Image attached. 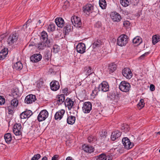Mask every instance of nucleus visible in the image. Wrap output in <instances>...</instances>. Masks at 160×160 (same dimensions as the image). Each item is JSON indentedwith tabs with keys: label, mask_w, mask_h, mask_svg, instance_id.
I'll use <instances>...</instances> for the list:
<instances>
[{
	"label": "nucleus",
	"mask_w": 160,
	"mask_h": 160,
	"mask_svg": "<svg viewBox=\"0 0 160 160\" xmlns=\"http://www.w3.org/2000/svg\"><path fill=\"white\" fill-rule=\"evenodd\" d=\"M128 38L127 35L125 34H122L117 39V44L121 47L124 46L128 43Z\"/></svg>",
	"instance_id": "obj_1"
},
{
	"label": "nucleus",
	"mask_w": 160,
	"mask_h": 160,
	"mask_svg": "<svg viewBox=\"0 0 160 160\" xmlns=\"http://www.w3.org/2000/svg\"><path fill=\"white\" fill-rule=\"evenodd\" d=\"M119 88L121 91L124 92H128L130 90L131 85L128 82L123 81L120 82Z\"/></svg>",
	"instance_id": "obj_2"
},
{
	"label": "nucleus",
	"mask_w": 160,
	"mask_h": 160,
	"mask_svg": "<svg viewBox=\"0 0 160 160\" xmlns=\"http://www.w3.org/2000/svg\"><path fill=\"white\" fill-rule=\"evenodd\" d=\"M40 40L41 41L45 42L48 47H50L52 44V40L48 38L47 34L45 31L42 32Z\"/></svg>",
	"instance_id": "obj_3"
},
{
	"label": "nucleus",
	"mask_w": 160,
	"mask_h": 160,
	"mask_svg": "<svg viewBox=\"0 0 160 160\" xmlns=\"http://www.w3.org/2000/svg\"><path fill=\"white\" fill-rule=\"evenodd\" d=\"M48 112L46 110H42L38 114L37 120L39 122L45 120L48 118Z\"/></svg>",
	"instance_id": "obj_4"
},
{
	"label": "nucleus",
	"mask_w": 160,
	"mask_h": 160,
	"mask_svg": "<svg viewBox=\"0 0 160 160\" xmlns=\"http://www.w3.org/2000/svg\"><path fill=\"white\" fill-rule=\"evenodd\" d=\"M71 21L73 25L75 27L80 28L82 22L80 18L77 16H74L72 17Z\"/></svg>",
	"instance_id": "obj_5"
},
{
	"label": "nucleus",
	"mask_w": 160,
	"mask_h": 160,
	"mask_svg": "<svg viewBox=\"0 0 160 160\" xmlns=\"http://www.w3.org/2000/svg\"><path fill=\"white\" fill-rule=\"evenodd\" d=\"M122 142L124 148L128 149L132 148L134 146L133 143L131 142L127 137L123 138L122 139Z\"/></svg>",
	"instance_id": "obj_6"
},
{
	"label": "nucleus",
	"mask_w": 160,
	"mask_h": 160,
	"mask_svg": "<svg viewBox=\"0 0 160 160\" xmlns=\"http://www.w3.org/2000/svg\"><path fill=\"white\" fill-rule=\"evenodd\" d=\"M92 108V104L89 102H85L82 107V110L85 113H88L90 112Z\"/></svg>",
	"instance_id": "obj_7"
},
{
	"label": "nucleus",
	"mask_w": 160,
	"mask_h": 160,
	"mask_svg": "<svg viewBox=\"0 0 160 160\" xmlns=\"http://www.w3.org/2000/svg\"><path fill=\"white\" fill-rule=\"evenodd\" d=\"M83 10L84 13L89 16L93 12V6L91 4H88L83 7Z\"/></svg>",
	"instance_id": "obj_8"
},
{
	"label": "nucleus",
	"mask_w": 160,
	"mask_h": 160,
	"mask_svg": "<svg viewBox=\"0 0 160 160\" xmlns=\"http://www.w3.org/2000/svg\"><path fill=\"white\" fill-rule=\"evenodd\" d=\"M21 128V125L20 123H16L14 125L13 127V131L15 135L19 136L22 134Z\"/></svg>",
	"instance_id": "obj_9"
},
{
	"label": "nucleus",
	"mask_w": 160,
	"mask_h": 160,
	"mask_svg": "<svg viewBox=\"0 0 160 160\" xmlns=\"http://www.w3.org/2000/svg\"><path fill=\"white\" fill-rule=\"evenodd\" d=\"M109 86L108 83L105 81L102 82L99 85V91L106 92L109 90Z\"/></svg>",
	"instance_id": "obj_10"
},
{
	"label": "nucleus",
	"mask_w": 160,
	"mask_h": 160,
	"mask_svg": "<svg viewBox=\"0 0 160 160\" xmlns=\"http://www.w3.org/2000/svg\"><path fill=\"white\" fill-rule=\"evenodd\" d=\"M122 75L126 78L130 79L132 76V74L131 70L128 68H125L122 71Z\"/></svg>",
	"instance_id": "obj_11"
},
{
	"label": "nucleus",
	"mask_w": 160,
	"mask_h": 160,
	"mask_svg": "<svg viewBox=\"0 0 160 160\" xmlns=\"http://www.w3.org/2000/svg\"><path fill=\"white\" fill-rule=\"evenodd\" d=\"M18 36L16 33L12 34L9 36L8 39V42L10 45H12L16 42L18 39Z\"/></svg>",
	"instance_id": "obj_12"
},
{
	"label": "nucleus",
	"mask_w": 160,
	"mask_h": 160,
	"mask_svg": "<svg viewBox=\"0 0 160 160\" xmlns=\"http://www.w3.org/2000/svg\"><path fill=\"white\" fill-rule=\"evenodd\" d=\"M50 88L52 91H56L60 88V85L59 82L56 80L52 81L50 84Z\"/></svg>",
	"instance_id": "obj_13"
},
{
	"label": "nucleus",
	"mask_w": 160,
	"mask_h": 160,
	"mask_svg": "<svg viewBox=\"0 0 160 160\" xmlns=\"http://www.w3.org/2000/svg\"><path fill=\"white\" fill-rule=\"evenodd\" d=\"M110 16L114 22H119L121 18L120 14L116 12H112L110 15Z\"/></svg>",
	"instance_id": "obj_14"
},
{
	"label": "nucleus",
	"mask_w": 160,
	"mask_h": 160,
	"mask_svg": "<svg viewBox=\"0 0 160 160\" xmlns=\"http://www.w3.org/2000/svg\"><path fill=\"white\" fill-rule=\"evenodd\" d=\"M36 100V96L33 94H29L27 96L25 99L24 102L27 104H30Z\"/></svg>",
	"instance_id": "obj_15"
},
{
	"label": "nucleus",
	"mask_w": 160,
	"mask_h": 160,
	"mask_svg": "<svg viewBox=\"0 0 160 160\" xmlns=\"http://www.w3.org/2000/svg\"><path fill=\"white\" fill-rule=\"evenodd\" d=\"M76 49L78 52L81 54L85 52V44L83 43H78L76 46Z\"/></svg>",
	"instance_id": "obj_16"
},
{
	"label": "nucleus",
	"mask_w": 160,
	"mask_h": 160,
	"mask_svg": "<svg viewBox=\"0 0 160 160\" xmlns=\"http://www.w3.org/2000/svg\"><path fill=\"white\" fill-rule=\"evenodd\" d=\"M122 134V132L119 130H116L112 133L111 138L112 141H114L116 139L120 137Z\"/></svg>",
	"instance_id": "obj_17"
},
{
	"label": "nucleus",
	"mask_w": 160,
	"mask_h": 160,
	"mask_svg": "<svg viewBox=\"0 0 160 160\" xmlns=\"http://www.w3.org/2000/svg\"><path fill=\"white\" fill-rule=\"evenodd\" d=\"M42 56L39 53L35 54L30 57L31 61L34 62H38L41 60Z\"/></svg>",
	"instance_id": "obj_18"
},
{
	"label": "nucleus",
	"mask_w": 160,
	"mask_h": 160,
	"mask_svg": "<svg viewBox=\"0 0 160 160\" xmlns=\"http://www.w3.org/2000/svg\"><path fill=\"white\" fill-rule=\"evenodd\" d=\"M65 112V110L62 109L57 112L54 116L55 119L56 120H60L62 118Z\"/></svg>",
	"instance_id": "obj_19"
},
{
	"label": "nucleus",
	"mask_w": 160,
	"mask_h": 160,
	"mask_svg": "<svg viewBox=\"0 0 160 160\" xmlns=\"http://www.w3.org/2000/svg\"><path fill=\"white\" fill-rule=\"evenodd\" d=\"M82 148L85 152L89 153H91L94 150V148L92 146L85 144L82 146Z\"/></svg>",
	"instance_id": "obj_20"
},
{
	"label": "nucleus",
	"mask_w": 160,
	"mask_h": 160,
	"mask_svg": "<svg viewBox=\"0 0 160 160\" xmlns=\"http://www.w3.org/2000/svg\"><path fill=\"white\" fill-rule=\"evenodd\" d=\"M73 102L71 99L67 98L65 101L64 103L66 106L67 107L69 110H70L73 105Z\"/></svg>",
	"instance_id": "obj_21"
},
{
	"label": "nucleus",
	"mask_w": 160,
	"mask_h": 160,
	"mask_svg": "<svg viewBox=\"0 0 160 160\" xmlns=\"http://www.w3.org/2000/svg\"><path fill=\"white\" fill-rule=\"evenodd\" d=\"M55 22L58 26V27L60 28H62L63 27L64 22L63 19L61 18H57L55 20Z\"/></svg>",
	"instance_id": "obj_22"
},
{
	"label": "nucleus",
	"mask_w": 160,
	"mask_h": 160,
	"mask_svg": "<svg viewBox=\"0 0 160 160\" xmlns=\"http://www.w3.org/2000/svg\"><path fill=\"white\" fill-rule=\"evenodd\" d=\"M8 49L4 48L0 52V60H2L6 57L8 53Z\"/></svg>",
	"instance_id": "obj_23"
},
{
	"label": "nucleus",
	"mask_w": 160,
	"mask_h": 160,
	"mask_svg": "<svg viewBox=\"0 0 160 160\" xmlns=\"http://www.w3.org/2000/svg\"><path fill=\"white\" fill-rule=\"evenodd\" d=\"M12 67L14 69L20 71L22 69L23 65L21 62L19 61L14 64Z\"/></svg>",
	"instance_id": "obj_24"
},
{
	"label": "nucleus",
	"mask_w": 160,
	"mask_h": 160,
	"mask_svg": "<svg viewBox=\"0 0 160 160\" xmlns=\"http://www.w3.org/2000/svg\"><path fill=\"white\" fill-rule=\"evenodd\" d=\"M37 47L39 50H41L44 49L46 47L48 46L45 42L41 41L38 43Z\"/></svg>",
	"instance_id": "obj_25"
},
{
	"label": "nucleus",
	"mask_w": 160,
	"mask_h": 160,
	"mask_svg": "<svg viewBox=\"0 0 160 160\" xmlns=\"http://www.w3.org/2000/svg\"><path fill=\"white\" fill-rule=\"evenodd\" d=\"M117 68V65L114 63L109 64L108 67V71L110 74L113 72L115 71Z\"/></svg>",
	"instance_id": "obj_26"
},
{
	"label": "nucleus",
	"mask_w": 160,
	"mask_h": 160,
	"mask_svg": "<svg viewBox=\"0 0 160 160\" xmlns=\"http://www.w3.org/2000/svg\"><path fill=\"white\" fill-rule=\"evenodd\" d=\"M75 120L76 118L75 117L71 115L69 116H68L67 121L68 124L72 125L75 123Z\"/></svg>",
	"instance_id": "obj_27"
},
{
	"label": "nucleus",
	"mask_w": 160,
	"mask_h": 160,
	"mask_svg": "<svg viewBox=\"0 0 160 160\" xmlns=\"http://www.w3.org/2000/svg\"><path fill=\"white\" fill-rule=\"evenodd\" d=\"M4 137L6 142L8 144H10L12 139L11 134L9 133H6L4 136Z\"/></svg>",
	"instance_id": "obj_28"
},
{
	"label": "nucleus",
	"mask_w": 160,
	"mask_h": 160,
	"mask_svg": "<svg viewBox=\"0 0 160 160\" xmlns=\"http://www.w3.org/2000/svg\"><path fill=\"white\" fill-rule=\"evenodd\" d=\"M13 98L18 99L20 96V93H19L18 89H15L12 93Z\"/></svg>",
	"instance_id": "obj_29"
},
{
	"label": "nucleus",
	"mask_w": 160,
	"mask_h": 160,
	"mask_svg": "<svg viewBox=\"0 0 160 160\" xmlns=\"http://www.w3.org/2000/svg\"><path fill=\"white\" fill-rule=\"evenodd\" d=\"M159 41H160V36L157 35L153 36L152 38V43L153 45H155Z\"/></svg>",
	"instance_id": "obj_30"
},
{
	"label": "nucleus",
	"mask_w": 160,
	"mask_h": 160,
	"mask_svg": "<svg viewBox=\"0 0 160 160\" xmlns=\"http://www.w3.org/2000/svg\"><path fill=\"white\" fill-rule=\"evenodd\" d=\"M95 157L96 160H106L107 159V156L104 153L96 156Z\"/></svg>",
	"instance_id": "obj_31"
},
{
	"label": "nucleus",
	"mask_w": 160,
	"mask_h": 160,
	"mask_svg": "<svg viewBox=\"0 0 160 160\" xmlns=\"http://www.w3.org/2000/svg\"><path fill=\"white\" fill-rule=\"evenodd\" d=\"M99 5L102 9H105L107 6V3L105 0H99Z\"/></svg>",
	"instance_id": "obj_32"
},
{
	"label": "nucleus",
	"mask_w": 160,
	"mask_h": 160,
	"mask_svg": "<svg viewBox=\"0 0 160 160\" xmlns=\"http://www.w3.org/2000/svg\"><path fill=\"white\" fill-rule=\"evenodd\" d=\"M142 38L139 37H137L135 38L132 40V42L135 44L139 45L142 42Z\"/></svg>",
	"instance_id": "obj_33"
},
{
	"label": "nucleus",
	"mask_w": 160,
	"mask_h": 160,
	"mask_svg": "<svg viewBox=\"0 0 160 160\" xmlns=\"http://www.w3.org/2000/svg\"><path fill=\"white\" fill-rule=\"evenodd\" d=\"M121 129L123 130V131L125 133H126L129 131L130 128L128 125L123 124L122 126Z\"/></svg>",
	"instance_id": "obj_34"
},
{
	"label": "nucleus",
	"mask_w": 160,
	"mask_h": 160,
	"mask_svg": "<svg viewBox=\"0 0 160 160\" xmlns=\"http://www.w3.org/2000/svg\"><path fill=\"white\" fill-rule=\"evenodd\" d=\"M65 96L64 94H61L59 95L58 100L57 101V103L58 104H61L65 101Z\"/></svg>",
	"instance_id": "obj_35"
},
{
	"label": "nucleus",
	"mask_w": 160,
	"mask_h": 160,
	"mask_svg": "<svg viewBox=\"0 0 160 160\" xmlns=\"http://www.w3.org/2000/svg\"><path fill=\"white\" fill-rule=\"evenodd\" d=\"M101 41L99 39H97V41H95L92 45L93 48H94L100 47L101 45Z\"/></svg>",
	"instance_id": "obj_36"
},
{
	"label": "nucleus",
	"mask_w": 160,
	"mask_h": 160,
	"mask_svg": "<svg viewBox=\"0 0 160 160\" xmlns=\"http://www.w3.org/2000/svg\"><path fill=\"white\" fill-rule=\"evenodd\" d=\"M18 99L14 98L12 99L11 102L12 106L14 108L16 107L18 104Z\"/></svg>",
	"instance_id": "obj_37"
},
{
	"label": "nucleus",
	"mask_w": 160,
	"mask_h": 160,
	"mask_svg": "<svg viewBox=\"0 0 160 160\" xmlns=\"http://www.w3.org/2000/svg\"><path fill=\"white\" fill-rule=\"evenodd\" d=\"M120 2L123 6L125 7L128 6L130 3L129 0H120Z\"/></svg>",
	"instance_id": "obj_38"
},
{
	"label": "nucleus",
	"mask_w": 160,
	"mask_h": 160,
	"mask_svg": "<svg viewBox=\"0 0 160 160\" xmlns=\"http://www.w3.org/2000/svg\"><path fill=\"white\" fill-rule=\"evenodd\" d=\"M55 25L53 23H51L49 24L48 28V30L49 32L53 31L55 30Z\"/></svg>",
	"instance_id": "obj_39"
},
{
	"label": "nucleus",
	"mask_w": 160,
	"mask_h": 160,
	"mask_svg": "<svg viewBox=\"0 0 160 160\" xmlns=\"http://www.w3.org/2000/svg\"><path fill=\"white\" fill-rule=\"evenodd\" d=\"M88 142H94L97 140L95 137L92 135L89 136L88 138Z\"/></svg>",
	"instance_id": "obj_40"
},
{
	"label": "nucleus",
	"mask_w": 160,
	"mask_h": 160,
	"mask_svg": "<svg viewBox=\"0 0 160 160\" xmlns=\"http://www.w3.org/2000/svg\"><path fill=\"white\" fill-rule=\"evenodd\" d=\"M70 5L69 2L67 1H65L63 5L62 6V8L63 10H66L68 8H69Z\"/></svg>",
	"instance_id": "obj_41"
},
{
	"label": "nucleus",
	"mask_w": 160,
	"mask_h": 160,
	"mask_svg": "<svg viewBox=\"0 0 160 160\" xmlns=\"http://www.w3.org/2000/svg\"><path fill=\"white\" fill-rule=\"evenodd\" d=\"M145 103H144V100L143 99H141L138 103L137 104L138 107H140L141 108H143L144 106Z\"/></svg>",
	"instance_id": "obj_42"
},
{
	"label": "nucleus",
	"mask_w": 160,
	"mask_h": 160,
	"mask_svg": "<svg viewBox=\"0 0 160 160\" xmlns=\"http://www.w3.org/2000/svg\"><path fill=\"white\" fill-rule=\"evenodd\" d=\"M14 108L12 107V106H9L8 107V111L9 114L12 115L14 112Z\"/></svg>",
	"instance_id": "obj_43"
},
{
	"label": "nucleus",
	"mask_w": 160,
	"mask_h": 160,
	"mask_svg": "<svg viewBox=\"0 0 160 160\" xmlns=\"http://www.w3.org/2000/svg\"><path fill=\"white\" fill-rule=\"evenodd\" d=\"M130 23L129 21H124L123 23V26L125 27L126 28H129L130 25Z\"/></svg>",
	"instance_id": "obj_44"
},
{
	"label": "nucleus",
	"mask_w": 160,
	"mask_h": 160,
	"mask_svg": "<svg viewBox=\"0 0 160 160\" xmlns=\"http://www.w3.org/2000/svg\"><path fill=\"white\" fill-rule=\"evenodd\" d=\"M121 93L120 92H116L114 93V98L117 100L119 99L120 97L121 96Z\"/></svg>",
	"instance_id": "obj_45"
},
{
	"label": "nucleus",
	"mask_w": 160,
	"mask_h": 160,
	"mask_svg": "<svg viewBox=\"0 0 160 160\" xmlns=\"http://www.w3.org/2000/svg\"><path fill=\"white\" fill-rule=\"evenodd\" d=\"M44 82L42 79H40L37 82V87L38 88H40L42 86Z\"/></svg>",
	"instance_id": "obj_46"
},
{
	"label": "nucleus",
	"mask_w": 160,
	"mask_h": 160,
	"mask_svg": "<svg viewBox=\"0 0 160 160\" xmlns=\"http://www.w3.org/2000/svg\"><path fill=\"white\" fill-rule=\"evenodd\" d=\"M23 112L25 113V114L27 115V116L28 118L30 117V116L32 114V112L30 110H27Z\"/></svg>",
	"instance_id": "obj_47"
},
{
	"label": "nucleus",
	"mask_w": 160,
	"mask_h": 160,
	"mask_svg": "<svg viewBox=\"0 0 160 160\" xmlns=\"http://www.w3.org/2000/svg\"><path fill=\"white\" fill-rule=\"evenodd\" d=\"M41 157V155L39 154H35L33 157L32 158L31 160H38Z\"/></svg>",
	"instance_id": "obj_48"
},
{
	"label": "nucleus",
	"mask_w": 160,
	"mask_h": 160,
	"mask_svg": "<svg viewBox=\"0 0 160 160\" xmlns=\"http://www.w3.org/2000/svg\"><path fill=\"white\" fill-rule=\"evenodd\" d=\"M64 30L66 33L69 32L70 31V25H67L64 28Z\"/></svg>",
	"instance_id": "obj_49"
},
{
	"label": "nucleus",
	"mask_w": 160,
	"mask_h": 160,
	"mask_svg": "<svg viewBox=\"0 0 160 160\" xmlns=\"http://www.w3.org/2000/svg\"><path fill=\"white\" fill-rule=\"evenodd\" d=\"M5 102V98L2 96H0V105L4 104Z\"/></svg>",
	"instance_id": "obj_50"
},
{
	"label": "nucleus",
	"mask_w": 160,
	"mask_h": 160,
	"mask_svg": "<svg viewBox=\"0 0 160 160\" xmlns=\"http://www.w3.org/2000/svg\"><path fill=\"white\" fill-rule=\"evenodd\" d=\"M53 52L55 53H57L59 51V48L57 46H54L52 48Z\"/></svg>",
	"instance_id": "obj_51"
},
{
	"label": "nucleus",
	"mask_w": 160,
	"mask_h": 160,
	"mask_svg": "<svg viewBox=\"0 0 160 160\" xmlns=\"http://www.w3.org/2000/svg\"><path fill=\"white\" fill-rule=\"evenodd\" d=\"M149 53V52H147L141 55L139 57V58L141 59H143L145 57H146L147 55H148Z\"/></svg>",
	"instance_id": "obj_52"
},
{
	"label": "nucleus",
	"mask_w": 160,
	"mask_h": 160,
	"mask_svg": "<svg viewBox=\"0 0 160 160\" xmlns=\"http://www.w3.org/2000/svg\"><path fill=\"white\" fill-rule=\"evenodd\" d=\"M20 118L21 119H25L26 118H28L27 115L25 114V113L24 112H22L20 115Z\"/></svg>",
	"instance_id": "obj_53"
},
{
	"label": "nucleus",
	"mask_w": 160,
	"mask_h": 160,
	"mask_svg": "<svg viewBox=\"0 0 160 160\" xmlns=\"http://www.w3.org/2000/svg\"><path fill=\"white\" fill-rule=\"evenodd\" d=\"M139 0H132L131 2L133 5H137L139 3Z\"/></svg>",
	"instance_id": "obj_54"
},
{
	"label": "nucleus",
	"mask_w": 160,
	"mask_h": 160,
	"mask_svg": "<svg viewBox=\"0 0 160 160\" xmlns=\"http://www.w3.org/2000/svg\"><path fill=\"white\" fill-rule=\"evenodd\" d=\"M99 88V86L97 87H95L94 90L92 91V93L95 94H97L98 92V91H99V89H98Z\"/></svg>",
	"instance_id": "obj_55"
},
{
	"label": "nucleus",
	"mask_w": 160,
	"mask_h": 160,
	"mask_svg": "<svg viewBox=\"0 0 160 160\" xmlns=\"http://www.w3.org/2000/svg\"><path fill=\"white\" fill-rule=\"evenodd\" d=\"M41 24H42L40 25V26H42L44 24V21H42V20H41V19L39 20L38 21V22L37 23V25H40Z\"/></svg>",
	"instance_id": "obj_56"
},
{
	"label": "nucleus",
	"mask_w": 160,
	"mask_h": 160,
	"mask_svg": "<svg viewBox=\"0 0 160 160\" xmlns=\"http://www.w3.org/2000/svg\"><path fill=\"white\" fill-rule=\"evenodd\" d=\"M43 58L45 60L48 61L49 59V57H48V54L45 53L44 55V56L43 57Z\"/></svg>",
	"instance_id": "obj_57"
},
{
	"label": "nucleus",
	"mask_w": 160,
	"mask_h": 160,
	"mask_svg": "<svg viewBox=\"0 0 160 160\" xmlns=\"http://www.w3.org/2000/svg\"><path fill=\"white\" fill-rule=\"evenodd\" d=\"M58 155H55L52 158V160H58Z\"/></svg>",
	"instance_id": "obj_58"
},
{
	"label": "nucleus",
	"mask_w": 160,
	"mask_h": 160,
	"mask_svg": "<svg viewBox=\"0 0 160 160\" xmlns=\"http://www.w3.org/2000/svg\"><path fill=\"white\" fill-rule=\"evenodd\" d=\"M150 89L151 91H154L155 89V86L153 84H151L150 85Z\"/></svg>",
	"instance_id": "obj_59"
},
{
	"label": "nucleus",
	"mask_w": 160,
	"mask_h": 160,
	"mask_svg": "<svg viewBox=\"0 0 160 160\" xmlns=\"http://www.w3.org/2000/svg\"><path fill=\"white\" fill-rule=\"evenodd\" d=\"M102 133L100 134V137L102 138H105L106 137V134L107 133V132H106L105 131H104V133L102 132Z\"/></svg>",
	"instance_id": "obj_60"
},
{
	"label": "nucleus",
	"mask_w": 160,
	"mask_h": 160,
	"mask_svg": "<svg viewBox=\"0 0 160 160\" xmlns=\"http://www.w3.org/2000/svg\"><path fill=\"white\" fill-rule=\"evenodd\" d=\"M15 137H14V138L16 140H19L22 138V134L21 135H15Z\"/></svg>",
	"instance_id": "obj_61"
},
{
	"label": "nucleus",
	"mask_w": 160,
	"mask_h": 160,
	"mask_svg": "<svg viewBox=\"0 0 160 160\" xmlns=\"http://www.w3.org/2000/svg\"><path fill=\"white\" fill-rule=\"evenodd\" d=\"M68 89L67 88H65L62 90L63 93H64V94H65L67 95V94L68 93Z\"/></svg>",
	"instance_id": "obj_62"
},
{
	"label": "nucleus",
	"mask_w": 160,
	"mask_h": 160,
	"mask_svg": "<svg viewBox=\"0 0 160 160\" xmlns=\"http://www.w3.org/2000/svg\"><path fill=\"white\" fill-rule=\"evenodd\" d=\"M92 73V72H91V69L89 68L87 71V74H86V75H89L91 74Z\"/></svg>",
	"instance_id": "obj_63"
},
{
	"label": "nucleus",
	"mask_w": 160,
	"mask_h": 160,
	"mask_svg": "<svg viewBox=\"0 0 160 160\" xmlns=\"http://www.w3.org/2000/svg\"><path fill=\"white\" fill-rule=\"evenodd\" d=\"M125 160H132V159L130 157H128L125 158Z\"/></svg>",
	"instance_id": "obj_64"
}]
</instances>
